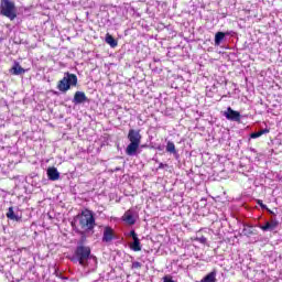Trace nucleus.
<instances>
[{"label":"nucleus","mask_w":282,"mask_h":282,"mask_svg":"<svg viewBox=\"0 0 282 282\" xmlns=\"http://www.w3.org/2000/svg\"><path fill=\"white\" fill-rule=\"evenodd\" d=\"M75 257L83 268H87L89 259L91 258V248L88 246L79 245L75 250Z\"/></svg>","instance_id":"4"},{"label":"nucleus","mask_w":282,"mask_h":282,"mask_svg":"<svg viewBox=\"0 0 282 282\" xmlns=\"http://www.w3.org/2000/svg\"><path fill=\"white\" fill-rule=\"evenodd\" d=\"M196 241H199V243H206V241H208V239H206V237L202 236L200 238H196Z\"/></svg>","instance_id":"22"},{"label":"nucleus","mask_w":282,"mask_h":282,"mask_svg":"<svg viewBox=\"0 0 282 282\" xmlns=\"http://www.w3.org/2000/svg\"><path fill=\"white\" fill-rule=\"evenodd\" d=\"M163 282H173V281L169 278H164Z\"/></svg>","instance_id":"25"},{"label":"nucleus","mask_w":282,"mask_h":282,"mask_svg":"<svg viewBox=\"0 0 282 282\" xmlns=\"http://www.w3.org/2000/svg\"><path fill=\"white\" fill-rule=\"evenodd\" d=\"M142 268V263L139 261L132 262V270H140Z\"/></svg>","instance_id":"20"},{"label":"nucleus","mask_w":282,"mask_h":282,"mask_svg":"<svg viewBox=\"0 0 282 282\" xmlns=\"http://www.w3.org/2000/svg\"><path fill=\"white\" fill-rule=\"evenodd\" d=\"M124 221H127V224H130V226H133L135 224V218H133V215L126 213Z\"/></svg>","instance_id":"19"},{"label":"nucleus","mask_w":282,"mask_h":282,"mask_svg":"<svg viewBox=\"0 0 282 282\" xmlns=\"http://www.w3.org/2000/svg\"><path fill=\"white\" fill-rule=\"evenodd\" d=\"M260 228L263 230V232H268V230H276V228H279V220L271 218L264 225L260 226Z\"/></svg>","instance_id":"7"},{"label":"nucleus","mask_w":282,"mask_h":282,"mask_svg":"<svg viewBox=\"0 0 282 282\" xmlns=\"http://www.w3.org/2000/svg\"><path fill=\"white\" fill-rule=\"evenodd\" d=\"M74 102L76 105H83V102H87V95L83 91H76L74 95Z\"/></svg>","instance_id":"10"},{"label":"nucleus","mask_w":282,"mask_h":282,"mask_svg":"<svg viewBox=\"0 0 282 282\" xmlns=\"http://www.w3.org/2000/svg\"><path fill=\"white\" fill-rule=\"evenodd\" d=\"M268 213H270V215H274V212L270 210V209H267Z\"/></svg>","instance_id":"26"},{"label":"nucleus","mask_w":282,"mask_h":282,"mask_svg":"<svg viewBox=\"0 0 282 282\" xmlns=\"http://www.w3.org/2000/svg\"><path fill=\"white\" fill-rule=\"evenodd\" d=\"M53 94H55V95H56V94H58V93H57V91H53Z\"/></svg>","instance_id":"27"},{"label":"nucleus","mask_w":282,"mask_h":282,"mask_svg":"<svg viewBox=\"0 0 282 282\" xmlns=\"http://www.w3.org/2000/svg\"><path fill=\"white\" fill-rule=\"evenodd\" d=\"M11 74H13V76H19L21 74H25V69L23 67H21V65L15 64L12 68H11Z\"/></svg>","instance_id":"12"},{"label":"nucleus","mask_w":282,"mask_h":282,"mask_svg":"<svg viewBox=\"0 0 282 282\" xmlns=\"http://www.w3.org/2000/svg\"><path fill=\"white\" fill-rule=\"evenodd\" d=\"M46 175L51 182H56L61 180V173L56 167H48L46 171Z\"/></svg>","instance_id":"9"},{"label":"nucleus","mask_w":282,"mask_h":282,"mask_svg":"<svg viewBox=\"0 0 282 282\" xmlns=\"http://www.w3.org/2000/svg\"><path fill=\"white\" fill-rule=\"evenodd\" d=\"M7 217H8V219H12L13 221H19V217L17 215H14V208L13 207H9V210L7 213Z\"/></svg>","instance_id":"17"},{"label":"nucleus","mask_w":282,"mask_h":282,"mask_svg":"<svg viewBox=\"0 0 282 282\" xmlns=\"http://www.w3.org/2000/svg\"><path fill=\"white\" fill-rule=\"evenodd\" d=\"M225 118H227V120H232L234 122H241V113L237 110H232L230 107L225 112Z\"/></svg>","instance_id":"6"},{"label":"nucleus","mask_w":282,"mask_h":282,"mask_svg":"<svg viewBox=\"0 0 282 282\" xmlns=\"http://www.w3.org/2000/svg\"><path fill=\"white\" fill-rule=\"evenodd\" d=\"M164 166H167V165L164 164V163H160V164H159V169H164Z\"/></svg>","instance_id":"24"},{"label":"nucleus","mask_w":282,"mask_h":282,"mask_svg":"<svg viewBox=\"0 0 282 282\" xmlns=\"http://www.w3.org/2000/svg\"><path fill=\"white\" fill-rule=\"evenodd\" d=\"M106 43H108L110 47H118V41H116V39H113L110 34L106 35Z\"/></svg>","instance_id":"16"},{"label":"nucleus","mask_w":282,"mask_h":282,"mask_svg":"<svg viewBox=\"0 0 282 282\" xmlns=\"http://www.w3.org/2000/svg\"><path fill=\"white\" fill-rule=\"evenodd\" d=\"M130 248L133 250V252H140V250H142V246L140 245V238L134 239L133 242L130 245Z\"/></svg>","instance_id":"13"},{"label":"nucleus","mask_w":282,"mask_h":282,"mask_svg":"<svg viewBox=\"0 0 282 282\" xmlns=\"http://www.w3.org/2000/svg\"><path fill=\"white\" fill-rule=\"evenodd\" d=\"M76 85H78V76L67 72L64 74V77L57 82V89L62 91V94H67V91H69L72 87H76Z\"/></svg>","instance_id":"1"},{"label":"nucleus","mask_w":282,"mask_h":282,"mask_svg":"<svg viewBox=\"0 0 282 282\" xmlns=\"http://www.w3.org/2000/svg\"><path fill=\"white\" fill-rule=\"evenodd\" d=\"M257 204L260 205V207H261L263 210H268V205L263 204V200L258 199V200H257Z\"/></svg>","instance_id":"21"},{"label":"nucleus","mask_w":282,"mask_h":282,"mask_svg":"<svg viewBox=\"0 0 282 282\" xmlns=\"http://www.w3.org/2000/svg\"><path fill=\"white\" fill-rule=\"evenodd\" d=\"M130 237H132L133 240L139 239L138 234H135V230L130 231Z\"/></svg>","instance_id":"23"},{"label":"nucleus","mask_w":282,"mask_h":282,"mask_svg":"<svg viewBox=\"0 0 282 282\" xmlns=\"http://www.w3.org/2000/svg\"><path fill=\"white\" fill-rule=\"evenodd\" d=\"M226 39V33L224 32H217L215 35V45H221V41Z\"/></svg>","instance_id":"15"},{"label":"nucleus","mask_w":282,"mask_h":282,"mask_svg":"<svg viewBox=\"0 0 282 282\" xmlns=\"http://www.w3.org/2000/svg\"><path fill=\"white\" fill-rule=\"evenodd\" d=\"M102 241L104 243H110V241H113V228L110 226H106L104 228Z\"/></svg>","instance_id":"8"},{"label":"nucleus","mask_w":282,"mask_h":282,"mask_svg":"<svg viewBox=\"0 0 282 282\" xmlns=\"http://www.w3.org/2000/svg\"><path fill=\"white\" fill-rule=\"evenodd\" d=\"M128 140L130 143L140 144L142 142V134H140V130L130 129L128 132Z\"/></svg>","instance_id":"5"},{"label":"nucleus","mask_w":282,"mask_h":282,"mask_svg":"<svg viewBox=\"0 0 282 282\" xmlns=\"http://www.w3.org/2000/svg\"><path fill=\"white\" fill-rule=\"evenodd\" d=\"M0 14L10 19V21H14V19H17V6L14 2L11 0H1Z\"/></svg>","instance_id":"2"},{"label":"nucleus","mask_w":282,"mask_h":282,"mask_svg":"<svg viewBox=\"0 0 282 282\" xmlns=\"http://www.w3.org/2000/svg\"><path fill=\"white\" fill-rule=\"evenodd\" d=\"M79 226L86 230H94L96 228V217H94V212L85 209L79 216Z\"/></svg>","instance_id":"3"},{"label":"nucleus","mask_w":282,"mask_h":282,"mask_svg":"<svg viewBox=\"0 0 282 282\" xmlns=\"http://www.w3.org/2000/svg\"><path fill=\"white\" fill-rule=\"evenodd\" d=\"M166 152L173 153V155H175V153H177V150L175 149V143H173L172 141H169L166 145Z\"/></svg>","instance_id":"18"},{"label":"nucleus","mask_w":282,"mask_h":282,"mask_svg":"<svg viewBox=\"0 0 282 282\" xmlns=\"http://www.w3.org/2000/svg\"><path fill=\"white\" fill-rule=\"evenodd\" d=\"M140 149V143H129L126 148V155H135Z\"/></svg>","instance_id":"11"},{"label":"nucleus","mask_w":282,"mask_h":282,"mask_svg":"<svg viewBox=\"0 0 282 282\" xmlns=\"http://www.w3.org/2000/svg\"><path fill=\"white\" fill-rule=\"evenodd\" d=\"M265 133H270V129H262L258 132H253L250 134V138H252L253 140L257 139V138H261V135H265Z\"/></svg>","instance_id":"14"}]
</instances>
